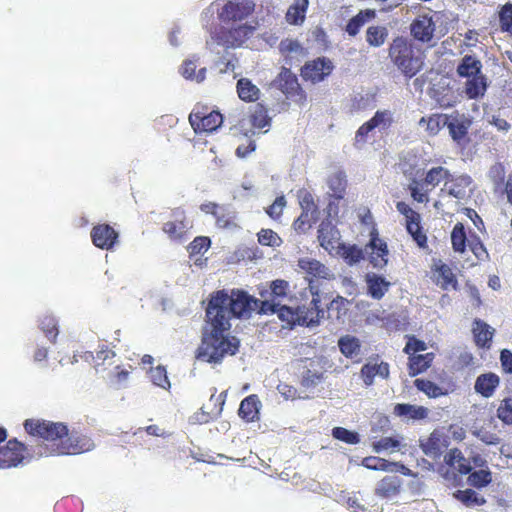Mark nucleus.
Wrapping results in <instances>:
<instances>
[{"label":"nucleus","instance_id":"nucleus-47","mask_svg":"<svg viewBox=\"0 0 512 512\" xmlns=\"http://www.w3.org/2000/svg\"><path fill=\"white\" fill-rule=\"evenodd\" d=\"M250 122L251 125L257 129H262L270 125L271 118L268 116V110L263 104L258 103L255 105L250 114Z\"/></svg>","mask_w":512,"mask_h":512},{"label":"nucleus","instance_id":"nucleus-51","mask_svg":"<svg viewBox=\"0 0 512 512\" xmlns=\"http://www.w3.org/2000/svg\"><path fill=\"white\" fill-rule=\"evenodd\" d=\"M333 438L346 444L355 445L360 442V436L357 432L348 430L344 427H334L332 429Z\"/></svg>","mask_w":512,"mask_h":512},{"label":"nucleus","instance_id":"nucleus-28","mask_svg":"<svg viewBox=\"0 0 512 512\" xmlns=\"http://www.w3.org/2000/svg\"><path fill=\"white\" fill-rule=\"evenodd\" d=\"M401 483V479L396 475L385 476L379 481L375 494L384 499L392 498L399 494Z\"/></svg>","mask_w":512,"mask_h":512},{"label":"nucleus","instance_id":"nucleus-58","mask_svg":"<svg viewBox=\"0 0 512 512\" xmlns=\"http://www.w3.org/2000/svg\"><path fill=\"white\" fill-rule=\"evenodd\" d=\"M150 378L155 385L161 388H166L170 386L167 371L164 366L159 365L155 368H152L150 370Z\"/></svg>","mask_w":512,"mask_h":512},{"label":"nucleus","instance_id":"nucleus-60","mask_svg":"<svg viewBox=\"0 0 512 512\" xmlns=\"http://www.w3.org/2000/svg\"><path fill=\"white\" fill-rule=\"evenodd\" d=\"M500 27L503 32L512 30V4L506 3L499 12Z\"/></svg>","mask_w":512,"mask_h":512},{"label":"nucleus","instance_id":"nucleus-50","mask_svg":"<svg viewBox=\"0 0 512 512\" xmlns=\"http://www.w3.org/2000/svg\"><path fill=\"white\" fill-rule=\"evenodd\" d=\"M468 474V484L478 489L486 487L492 481V475L489 470L481 469L474 472L470 471Z\"/></svg>","mask_w":512,"mask_h":512},{"label":"nucleus","instance_id":"nucleus-61","mask_svg":"<svg viewBox=\"0 0 512 512\" xmlns=\"http://www.w3.org/2000/svg\"><path fill=\"white\" fill-rule=\"evenodd\" d=\"M449 133L454 141L460 143L467 135V127L463 123L447 122Z\"/></svg>","mask_w":512,"mask_h":512},{"label":"nucleus","instance_id":"nucleus-45","mask_svg":"<svg viewBox=\"0 0 512 512\" xmlns=\"http://www.w3.org/2000/svg\"><path fill=\"white\" fill-rule=\"evenodd\" d=\"M341 353L347 358H353L360 353L361 343L358 338L350 335L343 336L338 341Z\"/></svg>","mask_w":512,"mask_h":512},{"label":"nucleus","instance_id":"nucleus-19","mask_svg":"<svg viewBox=\"0 0 512 512\" xmlns=\"http://www.w3.org/2000/svg\"><path fill=\"white\" fill-rule=\"evenodd\" d=\"M302 212L294 221L293 227L296 231L305 232L311 227L312 221H315L318 208L314 203L313 197L306 194L301 201Z\"/></svg>","mask_w":512,"mask_h":512},{"label":"nucleus","instance_id":"nucleus-23","mask_svg":"<svg viewBox=\"0 0 512 512\" xmlns=\"http://www.w3.org/2000/svg\"><path fill=\"white\" fill-rule=\"evenodd\" d=\"M420 446L425 455L437 459L442 455L444 449L447 448L448 441L443 433L435 430Z\"/></svg>","mask_w":512,"mask_h":512},{"label":"nucleus","instance_id":"nucleus-43","mask_svg":"<svg viewBox=\"0 0 512 512\" xmlns=\"http://www.w3.org/2000/svg\"><path fill=\"white\" fill-rule=\"evenodd\" d=\"M368 292L372 298L380 300L388 291L390 283L378 275L367 278Z\"/></svg>","mask_w":512,"mask_h":512},{"label":"nucleus","instance_id":"nucleus-49","mask_svg":"<svg viewBox=\"0 0 512 512\" xmlns=\"http://www.w3.org/2000/svg\"><path fill=\"white\" fill-rule=\"evenodd\" d=\"M467 246L479 261L489 260V253L476 233H470Z\"/></svg>","mask_w":512,"mask_h":512},{"label":"nucleus","instance_id":"nucleus-48","mask_svg":"<svg viewBox=\"0 0 512 512\" xmlns=\"http://www.w3.org/2000/svg\"><path fill=\"white\" fill-rule=\"evenodd\" d=\"M197 60L196 59H188L185 60L182 65L181 74L184 78L189 80H196L197 82L204 81L206 77V68H201L196 73L197 68Z\"/></svg>","mask_w":512,"mask_h":512},{"label":"nucleus","instance_id":"nucleus-35","mask_svg":"<svg viewBox=\"0 0 512 512\" xmlns=\"http://www.w3.org/2000/svg\"><path fill=\"white\" fill-rule=\"evenodd\" d=\"M236 88L238 96L242 101L255 102L259 99V88L248 78L239 79Z\"/></svg>","mask_w":512,"mask_h":512},{"label":"nucleus","instance_id":"nucleus-57","mask_svg":"<svg viewBox=\"0 0 512 512\" xmlns=\"http://www.w3.org/2000/svg\"><path fill=\"white\" fill-rule=\"evenodd\" d=\"M362 465L370 470L388 471L394 463L383 458L369 456L363 459Z\"/></svg>","mask_w":512,"mask_h":512},{"label":"nucleus","instance_id":"nucleus-41","mask_svg":"<svg viewBox=\"0 0 512 512\" xmlns=\"http://www.w3.org/2000/svg\"><path fill=\"white\" fill-rule=\"evenodd\" d=\"M214 218L216 226L221 229H234L239 227L236 212L225 206H221Z\"/></svg>","mask_w":512,"mask_h":512},{"label":"nucleus","instance_id":"nucleus-54","mask_svg":"<svg viewBox=\"0 0 512 512\" xmlns=\"http://www.w3.org/2000/svg\"><path fill=\"white\" fill-rule=\"evenodd\" d=\"M454 496L457 500L461 501L467 506L483 505L486 502L483 497H479L478 494L472 489L458 490Z\"/></svg>","mask_w":512,"mask_h":512},{"label":"nucleus","instance_id":"nucleus-17","mask_svg":"<svg viewBox=\"0 0 512 512\" xmlns=\"http://www.w3.org/2000/svg\"><path fill=\"white\" fill-rule=\"evenodd\" d=\"M472 183L473 180L469 175L463 174L454 176L450 173V176L444 183L441 192L456 198L457 200H463L468 196Z\"/></svg>","mask_w":512,"mask_h":512},{"label":"nucleus","instance_id":"nucleus-39","mask_svg":"<svg viewBox=\"0 0 512 512\" xmlns=\"http://www.w3.org/2000/svg\"><path fill=\"white\" fill-rule=\"evenodd\" d=\"M468 239L463 223L458 222L454 225L451 232L452 248L457 253H464L468 245Z\"/></svg>","mask_w":512,"mask_h":512},{"label":"nucleus","instance_id":"nucleus-36","mask_svg":"<svg viewBox=\"0 0 512 512\" xmlns=\"http://www.w3.org/2000/svg\"><path fill=\"white\" fill-rule=\"evenodd\" d=\"M290 290V284L288 281L283 279H276L270 282L269 289L263 290L260 292V296L262 298H266L268 296L273 300H281L284 299Z\"/></svg>","mask_w":512,"mask_h":512},{"label":"nucleus","instance_id":"nucleus-20","mask_svg":"<svg viewBox=\"0 0 512 512\" xmlns=\"http://www.w3.org/2000/svg\"><path fill=\"white\" fill-rule=\"evenodd\" d=\"M318 241L320 246L331 252L336 249L340 240L337 227L330 220H323L318 228Z\"/></svg>","mask_w":512,"mask_h":512},{"label":"nucleus","instance_id":"nucleus-53","mask_svg":"<svg viewBox=\"0 0 512 512\" xmlns=\"http://www.w3.org/2000/svg\"><path fill=\"white\" fill-rule=\"evenodd\" d=\"M211 246V240L207 236H197L188 245L187 250L190 257L204 254Z\"/></svg>","mask_w":512,"mask_h":512},{"label":"nucleus","instance_id":"nucleus-10","mask_svg":"<svg viewBox=\"0 0 512 512\" xmlns=\"http://www.w3.org/2000/svg\"><path fill=\"white\" fill-rule=\"evenodd\" d=\"M172 220L165 222L162 226L163 232L172 241H183L188 237L193 224L188 219L183 208H174L171 212Z\"/></svg>","mask_w":512,"mask_h":512},{"label":"nucleus","instance_id":"nucleus-42","mask_svg":"<svg viewBox=\"0 0 512 512\" xmlns=\"http://www.w3.org/2000/svg\"><path fill=\"white\" fill-rule=\"evenodd\" d=\"M348 300L342 296H336L332 299L324 310V314L327 313V318L332 320H339L345 316L347 312Z\"/></svg>","mask_w":512,"mask_h":512},{"label":"nucleus","instance_id":"nucleus-9","mask_svg":"<svg viewBox=\"0 0 512 512\" xmlns=\"http://www.w3.org/2000/svg\"><path fill=\"white\" fill-rule=\"evenodd\" d=\"M409 32L413 42L426 44L432 47L441 37L437 35V25L433 13L418 14L409 25Z\"/></svg>","mask_w":512,"mask_h":512},{"label":"nucleus","instance_id":"nucleus-56","mask_svg":"<svg viewBox=\"0 0 512 512\" xmlns=\"http://www.w3.org/2000/svg\"><path fill=\"white\" fill-rule=\"evenodd\" d=\"M258 242L263 246H279L282 242L279 235L272 229H261L257 233Z\"/></svg>","mask_w":512,"mask_h":512},{"label":"nucleus","instance_id":"nucleus-7","mask_svg":"<svg viewBox=\"0 0 512 512\" xmlns=\"http://www.w3.org/2000/svg\"><path fill=\"white\" fill-rule=\"evenodd\" d=\"M450 171L443 166H436L429 169L422 180L413 179L409 184L411 197L418 203L429 201V192L441 182L448 179Z\"/></svg>","mask_w":512,"mask_h":512},{"label":"nucleus","instance_id":"nucleus-13","mask_svg":"<svg viewBox=\"0 0 512 512\" xmlns=\"http://www.w3.org/2000/svg\"><path fill=\"white\" fill-rule=\"evenodd\" d=\"M393 115L390 110H378L375 112L374 116L363 123L355 134V143H365L368 134L373 131L375 128H379L380 130H387L393 124Z\"/></svg>","mask_w":512,"mask_h":512},{"label":"nucleus","instance_id":"nucleus-2","mask_svg":"<svg viewBox=\"0 0 512 512\" xmlns=\"http://www.w3.org/2000/svg\"><path fill=\"white\" fill-rule=\"evenodd\" d=\"M23 427L27 434L40 439L45 447L41 455H75L90 451L94 443L90 437L76 431L69 432L63 422L45 419H26Z\"/></svg>","mask_w":512,"mask_h":512},{"label":"nucleus","instance_id":"nucleus-25","mask_svg":"<svg viewBox=\"0 0 512 512\" xmlns=\"http://www.w3.org/2000/svg\"><path fill=\"white\" fill-rule=\"evenodd\" d=\"M261 402L256 394L245 397L239 406L238 415L245 422H254L259 420Z\"/></svg>","mask_w":512,"mask_h":512},{"label":"nucleus","instance_id":"nucleus-12","mask_svg":"<svg viewBox=\"0 0 512 512\" xmlns=\"http://www.w3.org/2000/svg\"><path fill=\"white\" fill-rule=\"evenodd\" d=\"M334 70L333 62L327 57H318L307 61L300 70V75L305 81L313 84L322 82Z\"/></svg>","mask_w":512,"mask_h":512},{"label":"nucleus","instance_id":"nucleus-37","mask_svg":"<svg viewBox=\"0 0 512 512\" xmlns=\"http://www.w3.org/2000/svg\"><path fill=\"white\" fill-rule=\"evenodd\" d=\"M389 35L388 29L382 25H372L366 30V42L371 47H381Z\"/></svg>","mask_w":512,"mask_h":512},{"label":"nucleus","instance_id":"nucleus-14","mask_svg":"<svg viewBox=\"0 0 512 512\" xmlns=\"http://www.w3.org/2000/svg\"><path fill=\"white\" fill-rule=\"evenodd\" d=\"M189 122L196 133H211L221 126L223 116L218 111H195L189 115Z\"/></svg>","mask_w":512,"mask_h":512},{"label":"nucleus","instance_id":"nucleus-52","mask_svg":"<svg viewBox=\"0 0 512 512\" xmlns=\"http://www.w3.org/2000/svg\"><path fill=\"white\" fill-rule=\"evenodd\" d=\"M39 325L46 337L54 342L58 335V326L55 317L52 315H45L40 319Z\"/></svg>","mask_w":512,"mask_h":512},{"label":"nucleus","instance_id":"nucleus-38","mask_svg":"<svg viewBox=\"0 0 512 512\" xmlns=\"http://www.w3.org/2000/svg\"><path fill=\"white\" fill-rule=\"evenodd\" d=\"M448 116L444 114H432L429 117H422L419 120V125L426 124V132L430 136H436L440 130L447 125Z\"/></svg>","mask_w":512,"mask_h":512},{"label":"nucleus","instance_id":"nucleus-59","mask_svg":"<svg viewBox=\"0 0 512 512\" xmlns=\"http://www.w3.org/2000/svg\"><path fill=\"white\" fill-rule=\"evenodd\" d=\"M489 178L494 183L495 188H501L503 185L505 186V168L502 163H496L491 166L489 170Z\"/></svg>","mask_w":512,"mask_h":512},{"label":"nucleus","instance_id":"nucleus-34","mask_svg":"<svg viewBox=\"0 0 512 512\" xmlns=\"http://www.w3.org/2000/svg\"><path fill=\"white\" fill-rule=\"evenodd\" d=\"M481 61L472 55H465L457 67L460 77L470 78L478 76L481 72Z\"/></svg>","mask_w":512,"mask_h":512},{"label":"nucleus","instance_id":"nucleus-55","mask_svg":"<svg viewBox=\"0 0 512 512\" xmlns=\"http://www.w3.org/2000/svg\"><path fill=\"white\" fill-rule=\"evenodd\" d=\"M497 417L506 425H512V397H505L497 408Z\"/></svg>","mask_w":512,"mask_h":512},{"label":"nucleus","instance_id":"nucleus-44","mask_svg":"<svg viewBox=\"0 0 512 512\" xmlns=\"http://www.w3.org/2000/svg\"><path fill=\"white\" fill-rule=\"evenodd\" d=\"M487 88L484 76L471 77L466 81L465 94L469 99H477L479 96L484 95Z\"/></svg>","mask_w":512,"mask_h":512},{"label":"nucleus","instance_id":"nucleus-21","mask_svg":"<svg viewBox=\"0 0 512 512\" xmlns=\"http://www.w3.org/2000/svg\"><path fill=\"white\" fill-rule=\"evenodd\" d=\"M370 262L374 267H383L387 264L388 248L384 240L379 238L378 232L373 230L370 234Z\"/></svg>","mask_w":512,"mask_h":512},{"label":"nucleus","instance_id":"nucleus-4","mask_svg":"<svg viewBox=\"0 0 512 512\" xmlns=\"http://www.w3.org/2000/svg\"><path fill=\"white\" fill-rule=\"evenodd\" d=\"M388 57L406 78H413L424 67L425 51L407 36L398 35L388 46Z\"/></svg>","mask_w":512,"mask_h":512},{"label":"nucleus","instance_id":"nucleus-40","mask_svg":"<svg viewBox=\"0 0 512 512\" xmlns=\"http://www.w3.org/2000/svg\"><path fill=\"white\" fill-rule=\"evenodd\" d=\"M327 184L332 192V196L336 199H342L345 194L347 181L344 172L337 171L331 174L327 179Z\"/></svg>","mask_w":512,"mask_h":512},{"label":"nucleus","instance_id":"nucleus-18","mask_svg":"<svg viewBox=\"0 0 512 512\" xmlns=\"http://www.w3.org/2000/svg\"><path fill=\"white\" fill-rule=\"evenodd\" d=\"M279 52L285 63L290 66L298 65L308 54L307 49L298 40L290 38L280 41Z\"/></svg>","mask_w":512,"mask_h":512},{"label":"nucleus","instance_id":"nucleus-30","mask_svg":"<svg viewBox=\"0 0 512 512\" xmlns=\"http://www.w3.org/2000/svg\"><path fill=\"white\" fill-rule=\"evenodd\" d=\"M376 11L374 9L360 10L353 16L346 24L345 31L349 36H356L366 22L376 18Z\"/></svg>","mask_w":512,"mask_h":512},{"label":"nucleus","instance_id":"nucleus-1","mask_svg":"<svg viewBox=\"0 0 512 512\" xmlns=\"http://www.w3.org/2000/svg\"><path fill=\"white\" fill-rule=\"evenodd\" d=\"M258 299L240 289H232L230 294L222 289L209 295L205 308L206 327L196 358L208 363H218L226 355L238 352L239 341L224 334L231 329V319L249 317Z\"/></svg>","mask_w":512,"mask_h":512},{"label":"nucleus","instance_id":"nucleus-6","mask_svg":"<svg viewBox=\"0 0 512 512\" xmlns=\"http://www.w3.org/2000/svg\"><path fill=\"white\" fill-rule=\"evenodd\" d=\"M226 25L215 26L209 33L215 43L227 49L242 47L256 30V27L248 22Z\"/></svg>","mask_w":512,"mask_h":512},{"label":"nucleus","instance_id":"nucleus-27","mask_svg":"<svg viewBox=\"0 0 512 512\" xmlns=\"http://www.w3.org/2000/svg\"><path fill=\"white\" fill-rule=\"evenodd\" d=\"M432 270L437 273L436 284L443 290H448L449 288L457 289L458 281L449 265L439 262L434 265Z\"/></svg>","mask_w":512,"mask_h":512},{"label":"nucleus","instance_id":"nucleus-16","mask_svg":"<svg viewBox=\"0 0 512 512\" xmlns=\"http://www.w3.org/2000/svg\"><path fill=\"white\" fill-rule=\"evenodd\" d=\"M94 246L102 250H111L118 242L119 233L109 224H97L90 232Z\"/></svg>","mask_w":512,"mask_h":512},{"label":"nucleus","instance_id":"nucleus-33","mask_svg":"<svg viewBox=\"0 0 512 512\" xmlns=\"http://www.w3.org/2000/svg\"><path fill=\"white\" fill-rule=\"evenodd\" d=\"M434 353L418 354L409 356L408 369L410 376H416L426 371L434 360Z\"/></svg>","mask_w":512,"mask_h":512},{"label":"nucleus","instance_id":"nucleus-24","mask_svg":"<svg viewBox=\"0 0 512 512\" xmlns=\"http://www.w3.org/2000/svg\"><path fill=\"white\" fill-rule=\"evenodd\" d=\"M500 385V377L493 372L480 374L475 381V391L485 398H490L494 395L496 389Z\"/></svg>","mask_w":512,"mask_h":512},{"label":"nucleus","instance_id":"nucleus-29","mask_svg":"<svg viewBox=\"0 0 512 512\" xmlns=\"http://www.w3.org/2000/svg\"><path fill=\"white\" fill-rule=\"evenodd\" d=\"M445 463L457 470L462 475H467L472 470L471 463L458 448L450 449L444 456Z\"/></svg>","mask_w":512,"mask_h":512},{"label":"nucleus","instance_id":"nucleus-5","mask_svg":"<svg viewBox=\"0 0 512 512\" xmlns=\"http://www.w3.org/2000/svg\"><path fill=\"white\" fill-rule=\"evenodd\" d=\"M264 300H258L257 305H253L254 309H258L259 314H277L278 318L285 323L286 327L293 328L295 326L302 327H314L315 321H312L304 311L301 305L291 307L287 305H281L273 299L268 297L263 298Z\"/></svg>","mask_w":512,"mask_h":512},{"label":"nucleus","instance_id":"nucleus-62","mask_svg":"<svg viewBox=\"0 0 512 512\" xmlns=\"http://www.w3.org/2000/svg\"><path fill=\"white\" fill-rule=\"evenodd\" d=\"M426 343L422 340L417 339L414 336H410L404 347V352L408 355H415V353L426 350Z\"/></svg>","mask_w":512,"mask_h":512},{"label":"nucleus","instance_id":"nucleus-46","mask_svg":"<svg viewBox=\"0 0 512 512\" xmlns=\"http://www.w3.org/2000/svg\"><path fill=\"white\" fill-rule=\"evenodd\" d=\"M415 387L429 398H438L447 394V391L431 380L418 378L414 381Z\"/></svg>","mask_w":512,"mask_h":512},{"label":"nucleus","instance_id":"nucleus-63","mask_svg":"<svg viewBox=\"0 0 512 512\" xmlns=\"http://www.w3.org/2000/svg\"><path fill=\"white\" fill-rule=\"evenodd\" d=\"M285 204L286 201L284 196L277 197L274 200V202L268 207L266 212L270 217L277 219L281 216Z\"/></svg>","mask_w":512,"mask_h":512},{"label":"nucleus","instance_id":"nucleus-11","mask_svg":"<svg viewBox=\"0 0 512 512\" xmlns=\"http://www.w3.org/2000/svg\"><path fill=\"white\" fill-rule=\"evenodd\" d=\"M278 87L287 99L303 106L307 95L298 82L297 76L290 69L283 67L277 77Z\"/></svg>","mask_w":512,"mask_h":512},{"label":"nucleus","instance_id":"nucleus-64","mask_svg":"<svg viewBox=\"0 0 512 512\" xmlns=\"http://www.w3.org/2000/svg\"><path fill=\"white\" fill-rule=\"evenodd\" d=\"M500 363L504 373L512 374V352L509 349L501 350Z\"/></svg>","mask_w":512,"mask_h":512},{"label":"nucleus","instance_id":"nucleus-31","mask_svg":"<svg viewBox=\"0 0 512 512\" xmlns=\"http://www.w3.org/2000/svg\"><path fill=\"white\" fill-rule=\"evenodd\" d=\"M309 0H295L288 8L285 19L290 25H302L306 19Z\"/></svg>","mask_w":512,"mask_h":512},{"label":"nucleus","instance_id":"nucleus-15","mask_svg":"<svg viewBox=\"0 0 512 512\" xmlns=\"http://www.w3.org/2000/svg\"><path fill=\"white\" fill-rule=\"evenodd\" d=\"M27 447L17 439H10L6 445L0 447V469L16 467L21 464L25 458Z\"/></svg>","mask_w":512,"mask_h":512},{"label":"nucleus","instance_id":"nucleus-3","mask_svg":"<svg viewBox=\"0 0 512 512\" xmlns=\"http://www.w3.org/2000/svg\"><path fill=\"white\" fill-rule=\"evenodd\" d=\"M297 265L300 271L304 274V280L307 282L312 299L309 303L301 304L307 315L315 321L318 326L322 319H324V309L321 307V291L320 287L325 281L334 279L332 271L321 261L310 258L302 257L298 259Z\"/></svg>","mask_w":512,"mask_h":512},{"label":"nucleus","instance_id":"nucleus-8","mask_svg":"<svg viewBox=\"0 0 512 512\" xmlns=\"http://www.w3.org/2000/svg\"><path fill=\"white\" fill-rule=\"evenodd\" d=\"M255 11L252 0H225L218 5L217 18L222 24L244 23Z\"/></svg>","mask_w":512,"mask_h":512},{"label":"nucleus","instance_id":"nucleus-32","mask_svg":"<svg viewBox=\"0 0 512 512\" xmlns=\"http://www.w3.org/2000/svg\"><path fill=\"white\" fill-rule=\"evenodd\" d=\"M394 414L407 419L422 420L428 416V409L424 406L398 403L394 406Z\"/></svg>","mask_w":512,"mask_h":512},{"label":"nucleus","instance_id":"nucleus-26","mask_svg":"<svg viewBox=\"0 0 512 512\" xmlns=\"http://www.w3.org/2000/svg\"><path fill=\"white\" fill-rule=\"evenodd\" d=\"M389 364L381 361L380 363L368 362L360 370L361 378L366 386H371L376 375L387 379L389 377Z\"/></svg>","mask_w":512,"mask_h":512},{"label":"nucleus","instance_id":"nucleus-22","mask_svg":"<svg viewBox=\"0 0 512 512\" xmlns=\"http://www.w3.org/2000/svg\"><path fill=\"white\" fill-rule=\"evenodd\" d=\"M495 330L481 319L473 321L472 334L478 348L490 349Z\"/></svg>","mask_w":512,"mask_h":512}]
</instances>
